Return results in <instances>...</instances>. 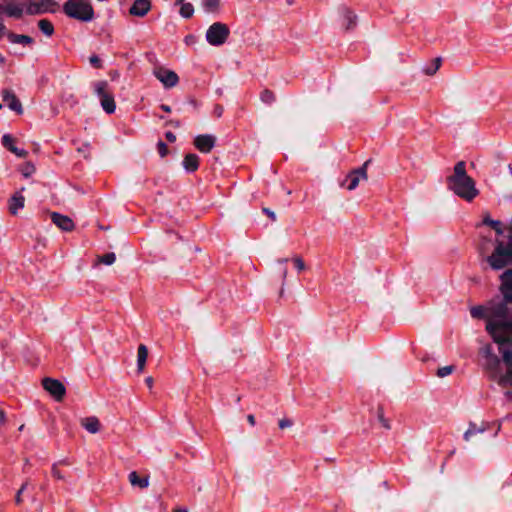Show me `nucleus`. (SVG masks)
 Here are the masks:
<instances>
[{
    "label": "nucleus",
    "mask_w": 512,
    "mask_h": 512,
    "mask_svg": "<svg viewBox=\"0 0 512 512\" xmlns=\"http://www.w3.org/2000/svg\"><path fill=\"white\" fill-rule=\"evenodd\" d=\"M38 27L48 37L52 36L54 33L53 24L47 19H41L38 22Z\"/></svg>",
    "instance_id": "obj_28"
},
{
    "label": "nucleus",
    "mask_w": 512,
    "mask_h": 512,
    "mask_svg": "<svg viewBox=\"0 0 512 512\" xmlns=\"http://www.w3.org/2000/svg\"><path fill=\"white\" fill-rule=\"evenodd\" d=\"M175 4L180 6L179 13L183 18H191L194 14V7L185 0H175Z\"/></svg>",
    "instance_id": "obj_24"
},
{
    "label": "nucleus",
    "mask_w": 512,
    "mask_h": 512,
    "mask_svg": "<svg viewBox=\"0 0 512 512\" xmlns=\"http://www.w3.org/2000/svg\"><path fill=\"white\" fill-rule=\"evenodd\" d=\"M356 19H357L356 15H354L350 11H347L344 14V21H345L346 29H351L352 27H354L356 24Z\"/></svg>",
    "instance_id": "obj_33"
},
{
    "label": "nucleus",
    "mask_w": 512,
    "mask_h": 512,
    "mask_svg": "<svg viewBox=\"0 0 512 512\" xmlns=\"http://www.w3.org/2000/svg\"><path fill=\"white\" fill-rule=\"evenodd\" d=\"M63 10L68 17L82 22H89L94 18V10L89 0H68Z\"/></svg>",
    "instance_id": "obj_4"
},
{
    "label": "nucleus",
    "mask_w": 512,
    "mask_h": 512,
    "mask_svg": "<svg viewBox=\"0 0 512 512\" xmlns=\"http://www.w3.org/2000/svg\"><path fill=\"white\" fill-rule=\"evenodd\" d=\"M492 309V319L488 326L489 334L499 345L512 342V315L509 307L503 303Z\"/></svg>",
    "instance_id": "obj_1"
},
{
    "label": "nucleus",
    "mask_w": 512,
    "mask_h": 512,
    "mask_svg": "<svg viewBox=\"0 0 512 512\" xmlns=\"http://www.w3.org/2000/svg\"><path fill=\"white\" fill-rule=\"evenodd\" d=\"M165 136H166L167 140L171 143L176 141V135L173 134L172 132H166Z\"/></svg>",
    "instance_id": "obj_50"
},
{
    "label": "nucleus",
    "mask_w": 512,
    "mask_h": 512,
    "mask_svg": "<svg viewBox=\"0 0 512 512\" xmlns=\"http://www.w3.org/2000/svg\"><path fill=\"white\" fill-rule=\"evenodd\" d=\"M5 422H6L5 412L0 409V424H5Z\"/></svg>",
    "instance_id": "obj_54"
},
{
    "label": "nucleus",
    "mask_w": 512,
    "mask_h": 512,
    "mask_svg": "<svg viewBox=\"0 0 512 512\" xmlns=\"http://www.w3.org/2000/svg\"><path fill=\"white\" fill-rule=\"evenodd\" d=\"M501 285L500 292L503 295L502 301H497L498 303H506L508 304L512 302V270L508 269L500 276Z\"/></svg>",
    "instance_id": "obj_11"
},
{
    "label": "nucleus",
    "mask_w": 512,
    "mask_h": 512,
    "mask_svg": "<svg viewBox=\"0 0 512 512\" xmlns=\"http://www.w3.org/2000/svg\"><path fill=\"white\" fill-rule=\"evenodd\" d=\"M216 137L211 134L197 135L194 139V146L202 153H209L215 147Z\"/></svg>",
    "instance_id": "obj_13"
},
{
    "label": "nucleus",
    "mask_w": 512,
    "mask_h": 512,
    "mask_svg": "<svg viewBox=\"0 0 512 512\" xmlns=\"http://www.w3.org/2000/svg\"><path fill=\"white\" fill-rule=\"evenodd\" d=\"M500 352L503 356V361L508 366V370L504 376L501 377L499 383L501 385H510L512 386V352L506 350L500 345Z\"/></svg>",
    "instance_id": "obj_15"
},
{
    "label": "nucleus",
    "mask_w": 512,
    "mask_h": 512,
    "mask_svg": "<svg viewBox=\"0 0 512 512\" xmlns=\"http://www.w3.org/2000/svg\"><path fill=\"white\" fill-rule=\"evenodd\" d=\"M161 109L168 113L171 112L170 106L165 105V104L161 105Z\"/></svg>",
    "instance_id": "obj_55"
},
{
    "label": "nucleus",
    "mask_w": 512,
    "mask_h": 512,
    "mask_svg": "<svg viewBox=\"0 0 512 512\" xmlns=\"http://www.w3.org/2000/svg\"><path fill=\"white\" fill-rule=\"evenodd\" d=\"M247 421L249 422V424H250L251 426H254V425H255V423H256L255 417H254V415H252V414H249V415L247 416Z\"/></svg>",
    "instance_id": "obj_53"
},
{
    "label": "nucleus",
    "mask_w": 512,
    "mask_h": 512,
    "mask_svg": "<svg viewBox=\"0 0 512 512\" xmlns=\"http://www.w3.org/2000/svg\"><path fill=\"white\" fill-rule=\"evenodd\" d=\"M287 274H288L287 268H286V267H284V268L282 269V272H281V277H282V289H281V294L283 293V290H284V285H285V282H286Z\"/></svg>",
    "instance_id": "obj_48"
},
{
    "label": "nucleus",
    "mask_w": 512,
    "mask_h": 512,
    "mask_svg": "<svg viewBox=\"0 0 512 512\" xmlns=\"http://www.w3.org/2000/svg\"><path fill=\"white\" fill-rule=\"evenodd\" d=\"M260 99L266 104H271L275 101V94L270 90H263L260 94Z\"/></svg>",
    "instance_id": "obj_35"
},
{
    "label": "nucleus",
    "mask_w": 512,
    "mask_h": 512,
    "mask_svg": "<svg viewBox=\"0 0 512 512\" xmlns=\"http://www.w3.org/2000/svg\"><path fill=\"white\" fill-rule=\"evenodd\" d=\"M81 426L91 434H96L101 430V423L98 417L89 416L80 420Z\"/></svg>",
    "instance_id": "obj_19"
},
{
    "label": "nucleus",
    "mask_w": 512,
    "mask_h": 512,
    "mask_svg": "<svg viewBox=\"0 0 512 512\" xmlns=\"http://www.w3.org/2000/svg\"><path fill=\"white\" fill-rule=\"evenodd\" d=\"M153 74L166 88L176 86L179 81L178 75L174 71L164 67L155 68Z\"/></svg>",
    "instance_id": "obj_10"
},
{
    "label": "nucleus",
    "mask_w": 512,
    "mask_h": 512,
    "mask_svg": "<svg viewBox=\"0 0 512 512\" xmlns=\"http://www.w3.org/2000/svg\"><path fill=\"white\" fill-rule=\"evenodd\" d=\"M51 220L58 228H60L63 231L69 232L74 230L75 228L73 220L66 215L53 212L51 213Z\"/></svg>",
    "instance_id": "obj_16"
},
{
    "label": "nucleus",
    "mask_w": 512,
    "mask_h": 512,
    "mask_svg": "<svg viewBox=\"0 0 512 512\" xmlns=\"http://www.w3.org/2000/svg\"><path fill=\"white\" fill-rule=\"evenodd\" d=\"M0 109H2V105L0 104Z\"/></svg>",
    "instance_id": "obj_61"
},
{
    "label": "nucleus",
    "mask_w": 512,
    "mask_h": 512,
    "mask_svg": "<svg viewBox=\"0 0 512 512\" xmlns=\"http://www.w3.org/2000/svg\"><path fill=\"white\" fill-rule=\"evenodd\" d=\"M485 261L493 270H500L512 263V242L504 244L497 240L494 251L486 255Z\"/></svg>",
    "instance_id": "obj_3"
},
{
    "label": "nucleus",
    "mask_w": 512,
    "mask_h": 512,
    "mask_svg": "<svg viewBox=\"0 0 512 512\" xmlns=\"http://www.w3.org/2000/svg\"><path fill=\"white\" fill-rule=\"evenodd\" d=\"M2 144L9 151L15 148V138L10 134H4L2 137Z\"/></svg>",
    "instance_id": "obj_32"
},
{
    "label": "nucleus",
    "mask_w": 512,
    "mask_h": 512,
    "mask_svg": "<svg viewBox=\"0 0 512 512\" xmlns=\"http://www.w3.org/2000/svg\"><path fill=\"white\" fill-rule=\"evenodd\" d=\"M202 5L207 12H217L220 7V0H203Z\"/></svg>",
    "instance_id": "obj_31"
},
{
    "label": "nucleus",
    "mask_w": 512,
    "mask_h": 512,
    "mask_svg": "<svg viewBox=\"0 0 512 512\" xmlns=\"http://www.w3.org/2000/svg\"><path fill=\"white\" fill-rule=\"evenodd\" d=\"M7 37L12 43H22V44H27V45L33 43V39L27 35H18V34H14V33H8Z\"/></svg>",
    "instance_id": "obj_26"
},
{
    "label": "nucleus",
    "mask_w": 512,
    "mask_h": 512,
    "mask_svg": "<svg viewBox=\"0 0 512 512\" xmlns=\"http://www.w3.org/2000/svg\"><path fill=\"white\" fill-rule=\"evenodd\" d=\"M280 429L290 428L293 425V421L289 418H282L278 422Z\"/></svg>",
    "instance_id": "obj_42"
},
{
    "label": "nucleus",
    "mask_w": 512,
    "mask_h": 512,
    "mask_svg": "<svg viewBox=\"0 0 512 512\" xmlns=\"http://www.w3.org/2000/svg\"><path fill=\"white\" fill-rule=\"evenodd\" d=\"M89 62L95 68H98V69L102 68V62L97 55H91L89 58Z\"/></svg>",
    "instance_id": "obj_43"
},
{
    "label": "nucleus",
    "mask_w": 512,
    "mask_h": 512,
    "mask_svg": "<svg viewBox=\"0 0 512 512\" xmlns=\"http://www.w3.org/2000/svg\"><path fill=\"white\" fill-rule=\"evenodd\" d=\"M379 421L382 423V425L386 428V429H390V424L389 422L384 418L383 416V413L380 412L379 413Z\"/></svg>",
    "instance_id": "obj_49"
},
{
    "label": "nucleus",
    "mask_w": 512,
    "mask_h": 512,
    "mask_svg": "<svg viewBox=\"0 0 512 512\" xmlns=\"http://www.w3.org/2000/svg\"><path fill=\"white\" fill-rule=\"evenodd\" d=\"M157 149L161 157H165L168 154V147L163 141L157 143Z\"/></svg>",
    "instance_id": "obj_40"
},
{
    "label": "nucleus",
    "mask_w": 512,
    "mask_h": 512,
    "mask_svg": "<svg viewBox=\"0 0 512 512\" xmlns=\"http://www.w3.org/2000/svg\"><path fill=\"white\" fill-rule=\"evenodd\" d=\"M23 13L24 8L21 4L13 1L0 0V14H5L13 18H21Z\"/></svg>",
    "instance_id": "obj_12"
},
{
    "label": "nucleus",
    "mask_w": 512,
    "mask_h": 512,
    "mask_svg": "<svg viewBox=\"0 0 512 512\" xmlns=\"http://www.w3.org/2000/svg\"><path fill=\"white\" fill-rule=\"evenodd\" d=\"M116 261L115 253H107L103 256L98 257V262L104 265H112Z\"/></svg>",
    "instance_id": "obj_34"
},
{
    "label": "nucleus",
    "mask_w": 512,
    "mask_h": 512,
    "mask_svg": "<svg viewBox=\"0 0 512 512\" xmlns=\"http://www.w3.org/2000/svg\"><path fill=\"white\" fill-rule=\"evenodd\" d=\"M145 383L147 384L148 388L151 390L153 388L154 380L151 376L146 377Z\"/></svg>",
    "instance_id": "obj_52"
},
{
    "label": "nucleus",
    "mask_w": 512,
    "mask_h": 512,
    "mask_svg": "<svg viewBox=\"0 0 512 512\" xmlns=\"http://www.w3.org/2000/svg\"><path fill=\"white\" fill-rule=\"evenodd\" d=\"M489 243L490 240L486 237H483L480 244H479V251L481 254H487L489 251Z\"/></svg>",
    "instance_id": "obj_37"
},
{
    "label": "nucleus",
    "mask_w": 512,
    "mask_h": 512,
    "mask_svg": "<svg viewBox=\"0 0 512 512\" xmlns=\"http://www.w3.org/2000/svg\"><path fill=\"white\" fill-rule=\"evenodd\" d=\"M485 430L486 428L483 425L477 426L471 423L469 429L464 434V438L466 441H470L473 437L483 434Z\"/></svg>",
    "instance_id": "obj_25"
},
{
    "label": "nucleus",
    "mask_w": 512,
    "mask_h": 512,
    "mask_svg": "<svg viewBox=\"0 0 512 512\" xmlns=\"http://www.w3.org/2000/svg\"><path fill=\"white\" fill-rule=\"evenodd\" d=\"M148 354L149 352L147 346L140 344L137 349V372L139 374L143 373L145 370Z\"/></svg>",
    "instance_id": "obj_20"
},
{
    "label": "nucleus",
    "mask_w": 512,
    "mask_h": 512,
    "mask_svg": "<svg viewBox=\"0 0 512 512\" xmlns=\"http://www.w3.org/2000/svg\"><path fill=\"white\" fill-rule=\"evenodd\" d=\"M5 60V57L2 54H0V64L3 65L5 63Z\"/></svg>",
    "instance_id": "obj_57"
},
{
    "label": "nucleus",
    "mask_w": 512,
    "mask_h": 512,
    "mask_svg": "<svg viewBox=\"0 0 512 512\" xmlns=\"http://www.w3.org/2000/svg\"><path fill=\"white\" fill-rule=\"evenodd\" d=\"M287 262V259H278V263L284 264Z\"/></svg>",
    "instance_id": "obj_58"
},
{
    "label": "nucleus",
    "mask_w": 512,
    "mask_h": 512,
    "mask_svg": "<svg viewBox=\"0 0 512 512\" xmlns=\"http://www.w3.org/2000/svg\"><path fill=\"white\" fill-rule=\"evenodd\" d=\"M52 475L55 479L57 480H65V477L64 475L62 474V472L57 468V466L54 464L52 466Z\"/></svg>",
    "instance_id": "obj_45"
},
{
    "label": "nucleus",
    "mask_w": 512,
    "mask_h": 512,
    "mask_svg": "<svg viewBox=\"0 0 512 512\" xmlns=\"http://www.w3.org/2000/svg\"><path fill=\"white\" fill-rule=\"evenodd\" d=\"M229 28L221 22L213 23L206 32V40L210 45L220 46L224 44L229 36Z\"/></svg>",
    "instance_id": "obj_6"
},
{
    "label": "nucleus",
    "mask_w": 512,
    "mask_h": 512,
    "mask_svg": "<svg viewBox=\"0 0 512 512\" xmlns=\"http://www.w3.org/2000/svg\"><path fill=\"white\" fill-rule=\"evenodd\" d=\"M174 512H188L186 509H178V510H175Z\"/></svg>",
    "instance_id": "obj_59"
},
{
    "label": "nucleus",
    "mask_w": 512,
    "mask_h": 512,
    "mask_svg": "<svg viewBox=\"0 0 512 512\" xmlns=\"http://www.w3.org/2000/svg\"><path fill=\"white\" fill-rule=\"evenodd\" d=\"M151 9V0H135L129 13L136 17H144Z\"/></svg>",
    "instance_id": "obj_17"
},
{
    "label": "nucleus",
    "mask_w": 512,
    "mask_h": 512,
    "mask_svg": "<svg viewBox=\"0 0 512 512\" xmlns=\"http://www.w3.org/2000/svg\"><path fill=\"white\" fill-rule=\"evenodd\" d=\"M263 212L272 220V221H276L277 217H276V214L275 212L271 211L270 209L268 208H263Z\"/></svg>",
    "instance_id": "obj_47"
},
{
    "label": "nucleus",
    "mask_w": 512,
    "mask_h": 512,
    "mask_svg": "<svg viewBox=\"0 0 512 512\" xmlns=\"http://www.w3.org/2000/svg\"><path fill=\"white\" fill-rule=\"evenodd\" d=\"M43 388L56 400L61 401L65 394L66 388L62 382L53 378H44L42 380Z\"/></svg>",
    "instance_id": "obj_9"
},
{
    "label": "nucleus",
    "mask_w": 512,
    "mask_h": 512,
    "mask_svg": "<svg viewBox=\"0 0 512 512\" xmlns=\"http://www.w3.org/2000/svg\"><path fill=\"white\" fill-rule=\"evenodd\" d=\"M453 370L454 366L452 365L441 367L437 370V376L440 378L446 377L450 375L453 372Z\"/></svg>",
    "instance_id": "obj_36"
},
{
    "label": "nucleus",
    "mask_w": 512,
    "mask_h": 512,
    "mask_svg": "<svg viewBox=\"0 0 512 512\" xmlns=\"http://www.w3.org/2000/svg\"><path fill=\"white\" fill-rule=\"evenodd\" d=\"M24 429V425L22 424L20 427H19V430L22 431Z\"/></svg>",
    "instance_id": "obj_60"
},
{
    "label": "nucleus",
    "mask_w": 512,
    "mask_h": 512,
    "mask_svg": "<svg viewBox=\"0 0 512 512\" xmlns=\"http://www.w3.org/2000/svg\"><path fill=\"white\" fill-rule=\"evenodd\" d=\"M369 161H366L360 168L352 170L341 183V186L346 187L347 190L353 191L356 189L360 181H367V166Z\"/></svg>",
    "instance_id": "obj_8"
},
{
    "label": "nucleus",
    "mask_w": 512,
    "mask_h": 512,
    "mask_svg": "<svg viewBox=\"0 0 512 512\" xmlns=\"http://www.w3.org/2000/svg\"><path fill=\"white\" fill-rule=\"evenodd\" d=\"M78 151L84 155L85 158H90V144L85 143L78 148Z\"/></svg>",
    "instance_id": "obj_44"
},
{
    "label": "nucleus",
    "mask_w": 512,
    "mask_h": 512,
    "mask_svg": "<svg viewBox=\"0 0 512 512\" xmlns=\"http://www.w3.org/2000/svg\"><path fill=\"white\" fill-rule=\"evenodd\" d=\"M449 188L466 201H472L479 193L475 181L467 174L464 161L454 166L453 174L447 178Z\"/></svg>",
    "instance_id": "obj_2"
},
{
    "label": "nucleus",
    "mask_w": 512,
    "mask_h": 512,
    "mask_svg": "<svg viewBox=\"0 0 512 512\" xmlns=\"http://www.w3.org/2000/svg\"><path fill=\"white\" fill-rule=\"evenodd\" d=\"M128 478L132 486H137L142 489L149 486V476L140 477L136 471L130 472Z\"/></svg>",
    "instance_id": "obj_23"
},
{
    "label": "nucleus",
    "mask_w": 512,
    "mask_h": 512,
    "mask_svg": "<svg viewBox=\"0 0 512 512\" xmlns=\"http://www.w3.org/2000/svg\"><path fill=\"white\" fill-rule=\"evenodd\" d=\"M35 167L31 163H26L22 168V174L24 177H29L32 173H34Z\"/></svg>",
    "instance_id": "obj_39"
},
{
    "label": "nucleus",
    "mask_w": 512,
    "mask_h": 512,
    "mask_svg": "<svg viewBox=\"0 0 512 512\" xmlns=\"http://www.w3.org/2000/svg\"><path fill=\"white\" fill-rule=\"evenodd\" d=\"M293 262H294L295 267L297 268L298 271L301 272V271L305 270L306 265H305V263H304V261H303V259L301 257H299V256L294 257L293 258Z\"/></svg>",
    "instance_id": "obj_41"
},
{
    "label": "nucleus",
    "mask_w": 512,
    "mask_h": 512,
    "mask_svg": "<svg viewBox=\"0 0 512 512\" xmlns=\"http://www.w3.org/2000/svg\"><path fill=\"white\" fill-rule=\"evenodd\" d=\"M4 35H6V27L2 19H0V38H2Z\"/></svg>",
    "instance_id": "obj_51"
},
{
    "label": "nucleus",
    "mask_w": 512,
    "mask_h": 512,
    "mask_svg": "<svg viewBox=\"0 0 512 512\" xmlns=\"http://www.w3.org/2000/svg\"><path fill=\"white\" fill-rule=\"evenodd\" d=\"M481 352L488 359L489 364L497 365L499 363V359L492 352L491 345L484 346Z\"/></svg>",
    "instance_id": "obj_29"
},
{
    "label": "nucleus",
    "mask_w": 512,
    "mask_h": 512,
    "mask_svg": "<svg viewBox=\"0 0 512 512\" xmlns=\"http://www.w3.org/2000/svg\"><path fill=\"white\" fill-rule=\"evenodd\" d=\"M169 123H170V124H172V125H173V126H175V127H179V126H180V122H179V121H173V120H171Z\"/></svg>",
    "instance_id": "obj_56"
},
{
    "label": "nucleus",
    "mask_w": 512,
    "mask_h": 512,
    "mask_svg": "<svg viewBox=\"0 0 512 512\" xmlns=\"http://www.w3.org/2000/svg\"><path fill=\"white\" fill-rule=\"evenodd\" d=\"M13 154H15L16 156L20 157V158H24L27 156V151L24 150V149H19L18 147L15 146V148L12 149L11 151Z\"/></svg>",
    "instance_id": "obj_46"
},
{
    "label": "nucleus",
    "mask_w": 512,
    "mask_h": 512,
    "mask_svg": "<svg viewBox=\"0 0 512 512\" xmlns=\"http://www.w3.org/2000/svg\"><path fill=\"white\" fill-rule=\"evenodd\" d=\"M27 485H28L27 482L23 483L22 486L20 487V489L17 491L16 496H15V502L17 505H20L22 503V501H23L22 493L26 490Z\"/></svg>",
    "instance_id": "obj_38"
},
{
    "label": "nucleus",
    "mask_w": 512,
    "mask_h": 512,
    "mask_svg": "<svg viewBox=\"0 0 512 512\" xmlns=\"http://www.w3.org/2000/svg\"><path fill=\"white\" fill-rule=\"evenodd\" d=\"M59 4L54 0H29L26 3V13L29 15H40L44 13H55Z\"/></svg>",
    "instance_id": "obj_7"
},
{
    "label": "nucleus",
    "mask_w": 512,
    "mask_h": 512,
    "mask_svg": "<svg viewBox=\"0 0 512 512\" xmlns=\"http://www.w3.org/2000/svg\"><path fill=\"white\" fill-rule=\"evenodd\" d=\"M95 93L100 98V104L103 110L112 114L116 110V103L114 100V96L109 90V84L107 81H98L94 84Z\"/></svg>",
    "instance_id": "obj_5"
},
{
    "label": "nucleus",
    "mask_w": 512,
    "mask_h": 512,
    "mask_svg": "<svg viewBox=\"0 0 512 512\" xmlns=\"http://www.w3.org/2000/svg\"><path fill=\"white\" fill-rule=\"evenodd\" d=\"M499 304L500 303H498L497 301H491L485 307H483V306L473 307L470 312H471V315L475 318H486L487 319L486 329L488 330V326L492 319V314H493L492 308Z\"/></svg>",
    "instance_id": "obj_14"
},
{
    "label": "nucleus",
    "mask_w": 512,
    "mask_h": 512,
    "mask_svg": "<svg viewBox=\"0 0 512 512\" xmlns=\"http://www.w3.org/2000/svg\"><path fill=\"white\" fill-rule=\"evenodd\" d=\"M199 157L196 154H186L183 159V167L188 172H194L198 169Z\"/></svg>",
    "instance_id": "obj_22"
},
{
    "label": "nucleus",
    "mask_w": 512,
    "mask_h": 512,
    "mask_svg": "<svg viewBox=\"0 0 512 512\" xmlns=\"http://www.w3.org/2000/svg\"><path fill=\"white\" fill-rule=\"evenodd\" d=\"M441 63H442V58L436 57L433 59V61L430 65L426 66L423 69V72L428 76H432L439 70Z\"/></svg>",
    "instance_id": "obj_27"
},
{
    "label": "nucleus",
    "mask_w": 512,
    "mask_h": 512,
    "mask_svg": "<svg viewBox=\"0 0 512 512\" xmlns=\"http://www.w3.org/2000/svg\"><path fill=\"white\" fill-rule=\"evenodd\" d=\"M483 224L491 226L498 235L503 234L501 222L498 220L491 219L488 215L484 217Z\"/></svg>",
    "instance_id": "obj_30"
},
{
    "label": "nucleus",
    "mask_w": 512,
    "mask_h": 512,
    "mask_svg": "<svg viewBox=\"0 0 512 512\" xmlns=\"http://www.w3.org/2000/svg\"><path fill=\"white\" fill-rule=\"evenodd\" d=\"M3 100L11 110L17 112L18 114L23 113L22 104L14 93L7 91V90L4 91L3 92Z\"/></svg>",
    "instance_id": "obj_18"
},
{
    "label": "nucleus",
    "mask_w": 512,
    "mask_h": 512,
    "mask_svg": "<svg viewBox=\"0 0 512 512\" xmlns=\"http://www.w3.org/2000/svg\"><path fill=\"white\" fill-rule=\"evenodd\" d=\"M25 198L17 192L9 200V211L12 215H16L20 209L24 207Z\"/></svg>",
    "instance_id": "obj_21"
}]
</instances>
